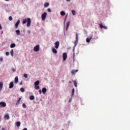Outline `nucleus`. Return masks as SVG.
Returning <instances> with one entry per match:
<instances>
[{
	"label": "nucleus",
	"mask_w": 130,
	"mask_h": 130,
	"mask_svg": "<svg viewBox=\"0 0 130 130\" xmlns=\"http://www.w3.org/2000/svg\"><path fill=\"white\" fill-rule=\"evenodd\" d=\"M26 23H27V24H26L27 27H30V26H31V19H30V18L23 19V24H26Z\"/></svg>",
	"instance_id": "1"
},
{
	"label": "nucleus",
	"mask_w": 130,
	"mask_h": 130,
	"mask_svg": "<svg viewBox=\"0 0 130 130\" xmlns=\"http://www.w3.org/2000/svg\"><path fill=\"white\" fill-rule=\"evenodd\" d=\"M46 16H47V13L46 12H44L42 15V21H44L45 19H46Z\"/></svg>",
	"instance_id": "2"
},
{
	"label": "nucleus",
	"mask_w": 130,
	"mask_h": 130,
	"mask_svg": "<svg viewBox=\"0 0 130 130\" xmlns=\"http://www.w3.org/2000/svg\"><path fill=\"white\" fill-rule=\"evenodd\" d=\"M40 48V46H39V45H37L34 48V51H35V52H37V51L39 50Z\"/></svg>",
	"instance_id": "3"
},
{
	"label": "nucleus",
	"mask_w": 130,
	"mask_h": 130,
	"mask_svg": "<svg viewBox=\"0 0 130 130\" xmlns=\"http://www.w3.org/2000/svg\"><path fill=\"white\" fill-rule=\"evenodd\" d=\"M78 33L76 32V40H75V45H74V46L75 47H76V46H77V44H78Z\"/></svg>",
	"instance_id": "4"
},
{
	"label": "nucleus",
	"mask_w": 130,
	"mask_h": 130,
	"mask_svg": "<svg viewBox=\"0 0 130 130\" xmlns=\"http://www.w3.org/2000/svg\"><path fill=\"white\" fill-rule=\"evenodd\" d=\"M67 58H68V54L67 53H63V61H66L67 60Z\"/></svg>",
	"instance_id": "5"
},
{
	"label": "nucleus",
	"mask_w": 130,
	"mask_h": 130,
	"mask_svg": "<svg viewBox=\"0 0 130 130\" xmlns=\"http://www.w3.org/2000/svg\"><path fill=\"white\" fill-rule=\"evenodd\" d=\"M55 48H56V49H57V48H58V47H59V42L58 41H56L55 43Z\"/></svg>",
	"instance_id": "6"
},
{
	"label": "nucleus",
	"mask_w": 130,
	"mask_h": 130,
	"mask_svg": "<svg viewBox=\"0 0 130 130\" xmlns=\"http://www.w3.org/2000/svg\"><path fill=\"white\" fill-rule=\"evenodd\" d=\"M4 118L6 120L10 119V115H9V114H6L4 115Z\"/></svg>",
	"instance_id": "7"
},
{
	"label": "nucleus",
	"mask_w": 130,
	"mask_h": 130,
	"mask_svg": "<svg viewBox=\"0 0 130 130\" xmlns=\"http://www.w3.org/2000/svg\"><path fill=\"white\" fill-rule=\"evenodd\" d=\"M0 105L1 106V107H6V106H7V104H6L5 102H0Z\"/></svg>",
	"instance_id": "8"
},
{
	"label": "nucleus",
	"mask_w": 130,
	"mask_h": 130,
	"mask_svg": "<svg viewBox=\"0 0 130 130\" xmlns=\"http://www.w3.org/2000/svg\"><path fill=\"white\" fill-rule=\"evenodd\" d=\"M99 26H100V28H101V29H102L103 28H104V29H105L106 30V29H107V26L103 25L102 24V23L100 24Z\"/></svg>",
	"instance_id": "9"
},
{
	"label": "nucleus",
	"mask_w": 130,
	"mask_h": 130,
	"mask_svg": "<svg viewBox=\"0 0 130 130\" xmlns=\"http://www.w3.org/2000/svg\"><path fill=\"white\" fill-rule=\"evenodd\" d=\"M14 88V82H11L9 84V88L12 89Z\"/></svg>",
	"instance_id": "10"
},
{
	"label": "nucleus",
	"mask_w": 130,
	"mask_h": 130,
	"mask_svg": "<svg viewBox=\"0 0 130 130\" xmlns=\"http://www.w3.org/2000/svg\"><path fill=\"white\" fill-rule=\"evenodd\" d=\"M93 38V35H91V37H90V38H86V41L87 43H89L90 42V40H91V38Z\"/></svg>",
	"instance_id": "11"
},
{
	"label": "nucleus",
	"mask_w": 130,
	"mask_h": 130,
	"mask_svg": "<svg viewBox=\"0 0 130 130\" xmlns=\"http://www.w3.org/2000/svg\"><path fill=\"white\" fill-rule=\"evenodd\" d=\"M20 20H18L17 22L16 23L15 25V28H18V27H19V25L20 24Z\"/></svg>",
	"instance_id": "12"
},
{
	"label": "nucleus",
	"mask_w": 130,
	"mask_h": 130,
	"mask_svg": "<svg viewBox=\"0 0 130 130\" xmlns=\"http://www.w3.org/2000/svg\"><path fill=\"white\" fill-rule=\"evenodd\" d=\"M46 91H47V89L45 87H43L42 89V92L43 94H45V93H46Z\"/></svg>",
	"instance_id": "13"
},
{
	"label": "nucleus",
	"mask_w": 130,
	"mask_h": 130,
	"mask_svg": "<svg viewBox=\"0 0 130 130\" xmlns=\"http://www.w3.org/2000/svg\"><path fill=\"white\" fill-rule=\"evenodd\" d=\"M52 51L53 53H55V54L57 53V50H56V49H55L54 48H52Z\"/></svg>",
	"instance_id": "14"
},
{
	"label": "nucleus",
	"mask_w": 130,
	"mask_h": 130,
	"mask_svg": "<svg viewBox=\"0 0 130 130\" xmlns=\"http://www.w3.org/2000/svg\"><path fill=\"white\" fill-rule=\"evenodd\" d=\"M78 71H79V70H72V71H71V74H72V75H75V74H76V73H78Z\"/></svg>",
	"instance_id": "15"
},
{
	"label": "nucleus",
	"mask_w": 130,
	"mask_h": 130,
	"mask_svg": "<svg viewBox=\"0 0 130 130\" xmlns=\"http://www.w3.org/2000/svg\"><path fill=\"white\" fill-rule=\"evenodd\" d=\"M14 82L16 84H17V83H18V82H19V78H18V76H16L15 78V79H14Z\"/></svg>",
	"instance_id": "16"
},
{
	"label": "nucleus",
	"mask_w": 130,
	"mask_h": 130,
	"mask_svg": "<svg viewBox=\"0 0 130 130\" xmlns=\"http://www.w3.org/2000/svg\"><path fill=\"white\" fill-rule=\"evenodd\" d=\"M17 35H20L21 34V31H20V29H17L15 31Z\"/></svg>",
	"instance_id": "17"
},
{
	"label": "nucleus",
	"mask_w": 130,
	"mask_h": 130,
	"mask_svg": "<svg viewBox=\"0 0 130 130\" xmlns=\"http://www.w3.org/2000/svg\"><path fill=\"white\" fill-rule=\"evenodd\" d=\"M11 48H14V47H16V44L12 43L10 45Z\"/></svg>",
	"instance_id": "18"
},
{
	"label": "nucleus",
	"mask_w": 130,
	"mask_h": 130,
	"mask_svg": "<svg viewBox=\"0 0 130 130\" xmlns=\"http://www.w3.org/2000/svg\"><path fill=\"white\" fill-rule=\"evenodd\" d=\"M70 21H68L67 23L66 30H68L69 29V27L70 26Z\"/></svg>",
	"instance_id": "19"
},
{
	"label": "nucleus",
	"mask_w": 130,
	"mask_h": 130,
	"mask_svg": "<svg viewBox=\"0 0 130 130\" xmlns=\"http://www.w3.org/2000/svg\"><path fill=\"white\" fill-rule=\"evenodd\" d=\"M16 125L17 127H19V126L21 125V122L18 121L16 122Z\"/></svg>",
	"instance_id": "20"
},
{
	"label": "nucleus",
	"mask_w": 130,
	"mask_h": 130,
	"mask_svg": "<svg viewBox=\"0 0 130 130\" xmlns=\"http://www.w3.org/2000/svg\"><path fill=\"white\" fill-rule=\"evenodd\" d=\"M73 82L74 84V86L75 87H78V85H77V81L76 80H73Z\"/></svg>",
	"instance_id": "21"
},
{
	"label": "nucleus",
	"mask_w": 130,
	"mask_h": 130,
	"mask_svg": "<svg viewBox=\"0 0 130 130\" xmlns=\"http://www.w3.org/2000/svg\"><path fill=\"white\" fill-rule=\"evenodd\" d=\"M30 100H34L35 99V96L34 95H30L29 96Z\"/></svg>",
	"instance_id": "22"
},
{
	"label": "nucleus",
	"mask_w": 130,
	"mask_h": 130,
	"mask_svg": "<svg viewBox=\"0 0 130 130\" xmlns=\"http://www.w3.org/2000/svg\"><path fill=\"white\" fill-rule=\"evenodd\" d=\"M40 81L39 80H38L35 82V86H38L39 85Z\"/></svg>",
	"instance_id": "23"
},
{
	"label": "nucleus",
	"mask_w": 130,
	"mask_h": 130,
	"mask_svg": "<svg viewBox=\"0 0 130 130\" xmlns=\"http://www.w3.org/2000/svg\"><path fill=\"white\" fill-rule=\"evenodd\" d=\"M49 6V3H46L44 4V8H47Z\"/></svg>",
	"instance_id": "24"
},
{
	"label": "nucleus",
	"mask_w": 130,
	"mask_h": 130,
	"mask_svg": "<svg viewBox=\"0 0 130 130\" xmlns=\"http://www.w3.org/2000/svg\"><path fill=\"white\" fill-rule=\"evenodd\" d=\"M10 54L11 56H14V50L12 49L10 51Z\"/></svg>",
	"instance_id": "25"
},
{
	"label": "nucleus",
	"mask_w": 130,
	"mask_h": 130,
	"mask_svg": "<svg viewBox=\"0 0 130 130\" xmlns=\"http://www.w3.org/2000/svg\"><path fill=\"white\" fill-rule=\"evenodd\" d=\"M60 14L61 16H64L66 15V12H64V11H61Z\"/></svg>",
	"instance_id": "26"
},
{
	"label": "nucleus",
	"mask_w": 130,
	"mask_h": 130,
	"mask_svg": "<svg viewBox=\"0 0 130 130\" xmlns=\"http://www.w3.org/2000/svg\"><path fill=\"white\" fill-rule=\"evenodd\" d=\"M21 99H22V98H19L18 102L16 103V105H18V104H19L20 102L21 101Z\"/></svg>",
	"instance_id": "27"
},
{
	"label": "nucleus",
	"mask_w": 130,
	"mask_h": 130,
	"mask_svg": "<svg viewBox=\"0 0 130 130\" xmlns=\"http://www.w3.org/2000/svg\"><path fill=\"white\" fill-rule=\"evenodd\" d=\"M3 82H0V90H2V89H3Z\"/></svg>",
	"instance_id": "28"
},
{
	"label": "nucleus",
	"mask_w": 130,
	"mask_h": 130,
	"mask_svg": "<svg viewBox=\"0 0 130 130\" xmlns=\"http://www.w3.org/2000/svg\"><path fill=\"white\" fill-rule=\"evenodd\" d=\"M72 13L73 16H75V15H76V11L75 10H72Z\"/></svg>",
	"instance_id": "29"
},
{
	"label": "nucleus",
	"mask_w": 130,
	"mask_h": 130,
	"mask_svg": "<svg viewBox=\"0 0 130 130\" xmlns=\"http://www.w3.org/2000/svg\"><path fill=\"white\" fill-rule=\"evenodd\" d=\"M23 77H24V78H28V74H23Z\"/></svg>",
	"instance_id": "30"
},
{
	"label": "nucleus",
	"mask_w": 130,
	"mask_h": 130,
	"mask_svg": "<svg viewBox=\"0 0 130 130\" xmlns=\"http://www.w3.org/2000/svg\"><path fill=\"white\" fill-rule=\"evenodd\" d=\"M39 86L38 85H36L35 86V89H36V90H38V89H39Z\"/></svg>",
	"instance_id": "31"
},
{
	"label": "nucleus",
	"mask_w": 130,
	"mask_h": 130,
	"mask_svg": "<svg viewBox=\"0 0 130 130\" xmlns=\"http://www.w3.org/2000/svg\"><path fill=\"white\" fill-rule=\"evenodd\" d=\"M20 91H21V92H25V89H24V88H21Z\"/></svg>",
	"instance_id": "32"
},
{
	"label": "nucleus",
	"mask_w": 130,
	"mask_h": 130,
	"mask_svg": "<svg viewBox=\"0 0 130 130\" xmlns=\"http://www.w3.org/2000/svg\"><path fill=\"white\" fill-rule=\"evenodd\" d=\"M22 107L23 108H26L27 107V106H26V104L25 103L22 104Z\"/></svg>",
	"instance_id": "33"
},
{
	"label": "nucleus",
	"mask_w": 130,
	"mask_h": 130,
	"mask_svg": "<svg viewBox=\"0 0 130 130\" xmlns=\"http://www.w3.org/2000/svg\"><path fill=\"white\" fill-rule=\"evenodd\" d=\"M74 93H75V88H73L72 95H74Z\"/></svg>",
	"instance_id": "34"
},
{
	"label": "nucleus",
	"mask_w": 130,
	"mask_h": 130,
	"mask_svg": "<svg viewBox=\"0 0 130 130\" xmlns=\"http://www.w3.org/2000/svg\"><path fill=\"white\" fill-rule=\"evenodd\" d=\"M47 12H49V13H51V9H50V8H48L47 9Z\"/></svg>",
	"instance_id": "35"
},
{
	"label": "nucleus",
	"mask_w": 130,
	"mask_h": 130,
	"mask_svg": "<svg viewBox=\"0 0 130 130\" xmlns=\"http://www.w3.org/2000/svg\"><path fill=\"white\" fill-rule=\"evenodd\" d=\"M9 21H12V20H13V17H12V16H10L9 17Z\"/></svg>",
	"instance_id": "36"
},
{
	"label": "nucleus",
	"mask_w": 130,
	"mask_h": 130,
	"mask_svg": "<svg viewBox=\"0 0 130 130\" xmlns=\"http://www.w3.org/2000/svg\"><path fill=\"white\" fill-rule=\"evenodd\" d=\"M6 55H7V56H9V55H10V53L9 52H6Z\"/></svg>",
	"instance_id": "37"
},
{
	"label": "nucleus",
	"mask_w": 130,
	"mask_h": 130,
	"mask_svg": "<svg viewBox=\"0 0 130 130\" xmlns=\"http://www.w3.org/2000/svg\"><path fill=\"white\" fill-rule=\"evenodd\" d=\"M3 60H4V58H3V57H1L0 58V61H3Z\"/></svg>",
	"instance_id": "38"
},
{
	"label": "nucleus",
	"mask_w": 130,
	"mask_h": 130,
	"mask_svg": "<svg viewBox=\"0 0 130 130\" xmlns=\"http://www.w3.org/2000/svg\"><path fill=\"white\" fill-rule=\"evenodd\" d=\"M68 17V15H67L65 17V19H64V22H66V20H67V18Z\"/></svg>",
	"instance_id": "39"
},
{
	"label": "nucleus",
	"mask_w": 130,
	"mask_h": 130,
	"mask_svg": "<svg viewBox=\"0 0 130 130\" xmlns=\"http://www.w3.org/2000/svg\"><path fill=\"white\" fill-rule=\"evenodd\" d=\"M39 92L40 94H41L42 93V91H41V89H40Z\"/></svg>",
	"instance_id": "40"
},
{
	"label": "nucleus",
	"mask_w": 130,
	"mask_h": 130,
	"mask_svg": "<svg viewBox=\"0 0 130 130\" xmlns=\"http://www.w3.org/2000/svg\"><path fill=\"white\" fill-rule=\"evenodd\" d=\"M3 29V27H2V25L0 24V30H2Z\"/></svg>",
	"instance_id": "41"
},
{
	"label": "nucleus",
	"mask_w": 130,
	"mask_h": 130,
	"mask_svg": "<svg viewBox=\"0 0 130 130\" xmlns=\"http://www.w3.org/2000/svg\"><path fill=\"white\" fill-rule=\"evenodd\" d=\"M66 1H67V2H71V0H66Z\"/></svg>",
	"instance_id": "42"
},
{
	"label": "nucleus",
	"mask_w": 130,
	"mask_h": 130,
	"mask_svg": "<svg viewBox=\"0 0 130 130\" xmlns=\"http://www.w3.org/2000/svg\"><path fill=\"white\" fill-rule=\"evenodd\" d=\"M23 130H27V128H24Z\"/></svg>",
	"instance_id": "43"
},
{
	"label": "nucleus",
	"mask_w": 130,
	"mask_h": 130,
	"mask_svg": "<svg viewBox=\"0 0 130 130\" xmlns=\"http://www.w3.org/2000/svg\"><path fill=\"white\" fill-rule=\"evenodd\" d=\"M69 83H70V84H72V81H69Z\"/></svg>",
	"instance_id": "44"
},
{
	"label": "nucleus",
	"mask_w": 130,
	"mask_h": 130,
	"mask_svg": "<svg viewBox=\"0 0 130 130\" xmlns=\"http://www.w3.org/2000/svg\"><path fill=\"white\" fill-rule=\"evenodd\" d=\"M2 130H6L4 128H2Z\"/></svg>",
	"instance_id": "45"
},
{
	"label": "nucleus",
	"mask_w": 130,
	"mask_h": 130,
	"mask_svg": "<svg viewBox=\"0 0 130 130\" xmlns=\"http://www.w3.org/2000/svg\"><path fill=\"white\" fill-rule=\"evenodd\" d=\"M30 30H28V33H30Z\"/></svg>",
	"instance_id": "46"
},
{
	"label": "nucleus",
	"mask_w": 130,
	"mask_h": 130,
	"mask_svg": "<svg viewBox=\"0 0 130 130\" xmlns=\"http://www.w3.org/2000/svg\"><path fill=\"white\" fill-rule=\"evenodd\" d=\"M6 2H9V0H5Z\"/></svg>",
	"instance_id": "47"
},
{
	"label": "nucleus",
	"mask_w": 130,
	"mask_h": 130,
	"mask_svg": "<svg viewBox=\"0 0 130 130\" xmlns=\"http://www.w3.org/2000/svg\"><path fill=\"white\" fill-rule=\"evenodd\" d=\"M3 33H4V31H2V33H1V34H3Z\"/></svg>",
	"instance_id": "48"
},
{
	"label": "nucleus",
	"mask_w": 130,
	"mask_h": 130,
	"mask_svg": "<svg viewBox=\"0 0 130 130\" xmlns=\"http://www.w3.org/2000/svg\"><path fill=\"white\" fill-rule=\"evenodd\" d=\"M20 85H22V82H21V83H20Z\"/></svg>",
	"instance_id": "49"
},
{
	"label": "nucleus",
	"mask_w": 130,
	"mask_h": 130,
	"mask_svg": "<svg viewBox=\"0 0 130 130\" xmlns=\"http://www.w3.org/2000/svg\"><path fill=\"white\" fill-rule=\"evenodd\" d=\"M98 38V37H96V38H95V39H97Z\"/></svg>",
	"instance_id": "50"
},
{
	"label": "nucleus",
	"mask_w": 130,
	"mask_h": 130,
	"mask_svg": "<svg viewBox=\"0 0 130 130\" xmlns=\"http://www.w3.org/2000/svg\"><path fill=\"white\" fill-rule=\"evenodd\" d=\"M14 71V72H15V70H13Z\"/></svg>",
	"instance_id": "51"
}]
</instances>
